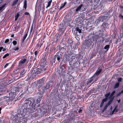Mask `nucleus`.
Masks as SVG:
<instances>
[{
    "label": "nucleus",
    "mask_w": 123,
    "mask_h": 123,
    "mask_svg": "<svg viewBox=\"0 0 123 123\" xmlns=\"http://www.w3.org/2000/svg\"><path fill=\"white\" fill-rule=\"evenodd\" d=\"M14 92L9 93V97L6 96H3L0 98V105H9L8 102L10 101V99L11 98L14 99Z\"/></svg>",
    "instance_id": "nucleus-3"
},
{
    "label": "nucleus",
    "mask_w": 123,
    "mask_h": 123,
    "mask_svg": "<svg viewBox=\"0 0 123 123\" xmlns=\"http://www.w3.org/2000/svg\"><path fill=\"white\" fill-rule=\"evenodd\" d=\"M67 3V2H65L64 3L62 4L60 6V8L59 9V10L63 8L65 6Z\"/></svg>",
    "instance_id": "nucleus-45"
},
{
    "label": "nucleus",
    "mask_w": 123,
    "mask_h": 123,
    "mask_svg": "<svg viewBox=\"0 0 123 123\" xmlns=\"http://www.w3.org/2000/svg\"><path fill=\"white\" fill-rule=\"evenodd\" d=\"M28 33V31L26 33L24 36L23 37V41H22L23 42L25 41V39L26 38V37L27 36Z\"/></svg>",
    "instance_id": "nucleus-48"
},
{
    "label": "nucleus",
    "mask_w": 123,
    "mask_h": 123,
    "mask_svg": "<svg viewBox=\"0 0 123 123\" xmlns=\"http://www.w3.org/2000/svg\"><path fill=\"white\" fill-rule=\"evenodd\" d=\"M37 74L33 70H31L28 73V75L27 78V80H32L36 77Z\"/></svg>",
    "instance_id": "nucleus-5"
},
{
    "label": "nucleus",
    "mask_w": 123,
    "mask_h": 123,
    "mask_svg": "<svg viewBox=\"0 0 123 123\" xmlns=\"http://www.w3.org/2000/svg\"><path fill=\"white\" fill-rule=\"evenodd\" d=\"M103 68H104V67L102 65L101 66L99 67L98 70L92 76L95 78L94 82H96L98 80L99 77H98V76L100 74L102 71Z\"/></svg>",
    "instance_id": "nucleus-4"
},
{
    "label": "nucleus",
    "mask_w": 123,
    "mask_h": 123,
    "mask_svg": "<svg viewBox=\"0 0 123 123\" xmlns=\"http://www.w3.org/2000/svg\"><path fill=\"white\" fill-rule=\"evenodd\" d=\"M110 45H106L104 47V49H106V51L107 52L109 50V48Z\"/></svg>",
    "instance_id": "nucleus-46"
},
{
    "label": "nucleus",
    "mask_w": 123,
    "mask_h": 123,
    "mask_svg": "<svg viewBox=\"0 0 123 123\" xmlns=\"http://www.w3.org/2000/svg\"><path fill=\"white\" fill-rule=\"evenodd\" d=\"M39 53V51H35L34 53L35 55V56L34 57V59L33 60V61L36 60L37 56Z\"/></svg>",
    "instance_id": "nucleus-31"
},
{
    "label": "nucleus",
    "mask_w": 123,
    "mask_h": 123,
    "mask_svg": "<svg viewBox=\"0 0 123 123\" xmlns=\"http://www.w3.org/2000/svg\"><path fill=\"white\" fill-rule=\"evenodd\" d=\"M57 8V6H55V7H52L51 8L50 12V14L53 13L55 12Z\"/></svg>",
    "instance_id": "nucleus-28"
},
{
    "label": "nucleus",
    "mask_w": 123,
    "mask_h": 123,
    "mask_svg": "<svg viewBox=\"0 0 123 123\" xmlns=\"http://www.w3.org/2000/svg\"><path fill=\"white\" fill-rule=\"evenodd\" d=\"M9 41V39H6L4 42L5 43H7Z\"/></svg>",
    "instance_id": "nucleus-64"
},
{
    "label": "nucleus",
    "mask_w": 123,
    "mask_h": 123,
    "mask_svg": "<svg viewBox=\"0 0 123 123\" xmlns=\"http://www.w3.org/2000/svg\"><path fill=\"white\" fill-rule=\"evenodd\" d=\"M95 78L93 76L91 77L88 79V80L86 81V84L87 86V87H89L94 82Z\"/></svg>",
    "instance_id": "nucleus-7"
},
{
    "label": "nucleus",
    "mask_w": 123,
    "mask_h": 123,
    "mask_svg": "<svg viewBox=\"0 0 123 123\" xmlns=\"http://www.w3.org/2000/svg\"><path fill=\"white\" fill-rule=\"evenodd\" d=\"M122 80V78L121 77L118 78L117 79V80L119 82H121Z\"/></svg>",
    "instance_id": "nucleus-58"
},
{
    "label": "nucleus",
    "mask_w": 123,
    "mask_h": 123,
    "mask_svg": "<svg viewBox=\"0 0 123 123\" xmlns=\"http://www.w3.org/2000/svg\"><path fill=\"white\" fill-rule=\"evenodd\" d=\"M27 90L30 93H31L33 92V88L31 87H29L28 88Z\"/></svg>",
    "instance_id": "nucleus-38"
},
{
    "label": "nucleus",
    "mask_w": 123,
    "mask_h": 123,
    "mask_svg": "<svg viewBox=\"0 0 123 123\" xmlns=\"http://www.w3.org/2000/svg\"><path fill=\"white\" fill-rule=\"evenodd\" d=\"M41 7L42 6L41 5L38 6V10L39 12H40L41 11Z\"/></svg>",
    "instance_id": "nucleus-56"
},
{
    "label": "nucleus",
    "mask_w": 123,
    "mask_h": 123,
    "mask_svg": "<svg viewBox=\"0 0 123 123\" xmlns=\"http://www.w3.org/2000/svg\"><path fill=\"white\" fill-rule=\"evenodd\" d=\"M70 122V120L68 119H66L65 121V123H69Z\"/></svg>",
    "instance_id": "nucleus-61"
},
{
    "label": "nucleus",
    "mask_w": 123,
    "mask_h": 123,
    "mask_svg": "<svg viewBox=\"0 0 123 123\" xmlns=\"http://www.w3.org/2000/svg\"><path fill=\"white\" fill-rule=\"evenodd\" d=\"M47 89L43 86L42 87V90L41 92H42V93L44 94V92H45V91H47Z\"/></svg>",
    "instance_id": "nucleus-44"
},
{
    "label": "nucleus",
    "mask_w": 123,
    "mask_h": 123,
    "mask_svg": "<svg viewBox=\"0 0 123 123\" xmlns=\"http://www.w3.org/2000/svg\"><path fill=\"white\" fill-rule=\"evenodd\" d=\"M107 100L105 98L103 99H102V101L100 104V107L101 108L102 107L103 105H104V103L106 102Z\"/></svg>",
    "instance_id": "nucleus-29"
},
{
    "label": "nucleus",
    "mask_w": 123,
    "mask_h": 123,
    "mask_svg": "<svg viewBox=\"0 0 123 123\" xmlns=\"http://www.w3.org/2000/svg\"><path fill=\"white\" fill-rule=\"evenodd\" d=\"M47 57L44 56L43 57H42L41 60V65H47Z\"/></svg>",
    "instance_id": "nucleus-12"
},
{
    "label": "nucleus",
    "mask_w": 123,
    "mask_h": 123,
    "mask_svg": "<svg viewBox=\"0 0 123 123\" xmlns=\"http://www.w3.org/2000/svg\"><path fill=\"white\" fill-rule=\"evenodd\" d=\"M72 48V49H74V50H76L78 48L77 45L76 44H74Z\"/></svg>",
    "instance_id": "nucleus-40"
},
{
    "label": "nucleus",
    "mask_w": 123,
    "mask_h": 123,
    "mask_svg": "<svg viewBox=\"0 0 123 123\" xmlns=\"http://www.w3.org/2000/svg\"><path fill=\"white\" fill-rule=\"evenodd\" d=\"M66 47H63L62 48H61L60 49L59 48V50L60 51H62L63 52L65 51L66 50Z\"/></svg>",
    "instance_id": "nucleus-51"
},
{
    "label": "nucleus",
    "mask_w": 123,
    "mask_h": 123,
    "mask_svg": "<svg viewBox=\"0 0 123 123\" xmlns=\"http://www.w3.org/2000/svg\"><path fill=\"white\" fill-rule=\"evenodd\" d=\"M118 38L121 40L123 41V33H121L118 36Z\"/></svg>",
    "instance_id": "nucleus-39"
},
{
    "label": "nucleus",
    "mask_w": 123,
    "mask_h": 123,
    "mask_svg": "<svg viewBox=\"0 0 123 123\" xmlns=\"http://www.w3.org/2000/svg\"><path fill=\"white\" fill-rule=\"evenodd\" d=\"M104 40V38L103 37H102L99 40V42L100 43H102Z\"/></svg>",
    "instance_id": "nucleus-54"
},
{
    "label": "nucleus",
    "mask_w": 123,
    "mask_h": 123,
    "mask_svg": "<svg viewBox=\"0 0 123 123\" xmlns=\"http://www.w3.org/2000/svg\"><path fill=\"white\" fill-rule=\"evenodd\" d=\"M9 55V54L8 53H6V54L5 55H4L3 57V59H4L6 58Z\"/></svg>",
    "instance_id": "nucleus-57"
},
{
    "label": "nucleus",
    "mask_w": 123,
    "mask_h": 123,
    "mask_svg": "<svg viewBox=\"0 0 123 123\" xmlns=\"http://www.w3.org/2000/svg\"><path fill=\"white\" fill-rule=\"evenodd\" d=\"M26 59L25 58H24L23 59H21L19 62V66H21L24 65V63L26 62Z\"/></svg>",
    "instance_id": "nucleus-21"
},
{
    "label": "nucleus",
    "mask_w": 123,
    "mask_h": 123,
    "mask_svg": "<svg viewBox=\"0 0 123 123\" xmlns=\"http://www.w3.org/2000/svg\"><path fill=\"white\" fill-rule=\"evenodd\" d=\"M110 92H109L108 93L105 94V98H104L106 99L107 100L108 99V98H109V97L110 95Z\"/></svg>",
    "instance_id": "nucleus-35"
},
{
    "label": "nucleus",
    "mask_w": 123,
    "mask_h": 123,
    "mask_svg": "<svg viewBox=\"0 0 123 123\" xmlns=\"http://www.w3.org/2000/svg\"><path fill=\"white\" fill-rule=\"evenodd\" d=\"M113 10L111 9H110L107 12V14H109L110 13H111V12H112V11Z\"/></svg>",
    "instance_id": "nucleus-59"
},
{
    "label": "nucleus",
    "mask_w": 123,
    "mask_h": 123,
    "mask_svg": "<svg viewBox=\"0 0 123 123\" xmlns=\"http://www.w3.org/2000/svg\"><path fill=\"white\" fill-rule=\"evenodd\" d=\"M50 82H47L45 84V86H44L45 88H46L48 90L49 86H50Z\"/></svg>",
    "instance_id": "nucleus-33"
},
{
    "label": "nucleus",
    "mask_w": 123,
    "mask_h": 123,
    "mask_svg": "<svg viewBox=\"0 0 123 123\" xmlns=\"http://www.w3.org/2000/svg\"><path fill=\"white\" fill-rule=\"evenodd\" d=\"M12 43L14 45H15L17 44V42L15 40H14L12 42Z\"/></svg>",
    "instance_id": "nucleus-63"
},
{
    "label": "nucleus",
    "mask_w": 123,
    "mask_h": 123,
    "mask_svg": "<svg viewBox=\"0 0 123 123\" xmlns=\"http://www.w3.org/2000/svg\"><path fill=\"white\" fill-rule=\"evenodd\" d=\"M33 65V67L32 68L33 69V70H34V69H36L35 68H37V67H38V63H35L34 64H33L32 65Z\"/></svg>",
    "instance_id": "nucleus-30"
},
{
    "label": "nucleus",
    "mask_w": 123,
    "mask_h": 123,
    "mask_svg": "<svg viewBox=\"0 0 123 123\" xmlns=\"http://www.w3.org/2000/svg\"><path fill=\"white\" fill-rule=\"evenodd\" d=\"M65 29V27L64 25L62 24L60 25L59 27V31H61L62 33H63L64 31V30Z\"/></svg>",
    "instance_id": "nucleus-25"
},
{
    "label": "nucleus",
    "mask_w": 123,
    "mask_h": 123,
    "mask_svg": "<svg viewBox=\"0 0 123 123\" xmlns=\"http://www.w3.org/2000/svg\"><path fill=\"white\" fill-rule=\"evenodd\" d=\"M64 59L65 60L66 62L71 61V60L73 58V57L71 56L68 55V54H65L63 57Z\"/></svg>",
    "instance_id": "nucleus-10"
},
{
    "label": "nucleus",
    "mask_w": 123,
    "mask_h": 123,
    "mask_svg": "<svg viewBox=\"0 0 123 123\" xmlns=\"http://www.w3.org/2000/svg\"><path fill=\"white\" fill-rule=\"evenodd\" d=\"M37 103L35 104H37V103L38 104H39L38 103H39L40 102V101L41 100L42 98H38L37 97Z\"/></svg>",
    "instance_id": "nucleus-52"
},
{
    "label": "nucleus",
    "mask_w": 123,
    "mask_h": 123,
    "mask_svg": "<svg viewBox=\"0 0 123 123\" xmlns=\"http://www.w3.org/2000/svg\"><path fill=\"white\" fill-rule=\"evenodd\" d=\"M98 6L97 5H94L93 6H92V9L94 10L96 9L97 8Z\"/></svg>",
    "instance_id": "nucleus-49"
},
{
    "label": "nucleus",
    "mask_w": 123,
    "mask_h": 123,
    "mask_svg": "<svg viewBox=\"0 0 123 123\" xmlns=\"http://www.w3.org/2000/svg\"><path fill=\"white\" fill-rule=\"evenodd\" d=\"M100 18L99 17L98 19H97L95 21V23L97 25H99L101 21L100 20Z\"/></svg>",
    "instance_id": "nucleus-41"
},
{
    "label": "nucleus",
    "mask_w": 123,
    "mask_h": 123,
    "mask_svg": "<svg viewBox=\"0 0 123 123\" xmlns=\"http://www.w3.org/2000/svg\"><path fill=\"white\" fill-rule=\"evenodd\" d=\"M5 88L2 85H0V95H3L4 93Z\"/></svg>",
    "instance_id": "nucleus-18"
},
{
    "label": "nucleus",
    "mask_w": 123,
    "mask_h": 123,
    "mask_svg": "<svg viewBox=\"0 0 123 123\" xmlns=\"http://www.w3.org/2000/svg\"><path fill=\"white\" fill-rule=\"evenodd\" d=\"M34 71L37 75L38 74H40L43 72L41 70V69H40V68H36L34 69Z\"/></svg>",
    "instance_id": "nucleus-24"
},
{
    "label": "nucleus",
    "mask_w": 123,
    "mask_h": 123,
    "mask_svg": "<svg viewBox=\"0 0 123 123\" xmlns=\"http://www.w3.org/2000/svg\"><path fill=\"white\" fill-rule=\"evenodd\" d=\"M26 72V70L24 69L22 71H20V73L19 77H24L25 76V74Z\"/></svg>",
    "instance_id": "nucleus-20"
},
{
    "label": "nucleus",
    "mask_w": 123,
    "mask_h": 123,
    "mask_svg": "<svg viewBox=\"0 0 123 123\" xmlns=\"http://www.w3.org/2000/svg\"><path fill=\"white\" fill-rule=\"evenodd\" d=\"M115 92L116 91L115 90L111 94L110 96L109 97V100H111L112 102L113 101L115 98V96H114V95Z\"/></svg>",
    "instance_id": "nucleus-15"
},
{
    "label": "nucleus",
    "mask_w": 123,
    "mask_h": 123,
    "mask_svg": "<svg viewBox=\"0 0 123 123\" xmlns=\"http://www.w3.org/2000/svg\"><path fill=\"white\" fill-rule=\"evenodd\" d=\"M65 46H66V45L64 43L60 44L59 45V49H61V48H62L63 47H65Z\"/></svg>",
    "instance_id": "nucleus-47"
},
{
    "label": "nucleus",
    "mask_w": 123,
    "mask_h": 123,
    "mask_svg": "<svg viewBox=\"0 0 123 123\" xmlns=\"http://www.w3.org/2000/svg\"><path fill=\"white\" fill-rule=\"evenodd\" d=\"M45 6L44 5V4L43 5V7H42V12L43 13L44 12V10H45Z\"/></svg>",
    "instance_id": "nucleus-60"
},
{
    "label": "nucleus",
    "mask_w": 123,
    "mask_h": 123,
    "mask_svg": "<svg viewBox=\"0 0 123 123\" xmlns=\"http://www.w3.org/2000/svg\"><path fill=\"white\" fill-rule=\"evenodd\" d=\"M99 37L98 36H93L92 37V39L93 41H96Z\"/></svg>",
    "instance_id": "nucleus-34"
},
{
    "label": "nucleus",
    "mask_w": 123,
    "mask_h": 123,
    "mask_svg": "<svg viewBox=\"0 0 123 123\" xmlns=\"http://www.w3.org/2000/svg\"><path fill=\"white\" fill-rule=\"evenodd\" d=\"M35 100L32 98L26 99L23 108L18 110V113L13 114L11 117L10 123H27L26 118L30 114L34 112L32 116L34 117H40L47 115V110L45 109L41 110L39 104H35Z\"/></svg>",
    "instance_id": "nucleus-1"
},
{
    "label": "nucleus",
    "mask_w": 123,
    "mask_h": 123,
    "mask_svg": "<svg viewBox=\"0 0 123 123\" xmlns=\"http://www.w3.org/2000/svg\"><path fill=\"white\" fill-rule=\"evenodd\" d=\"M55 61L56 60L55 59V57H54L51 59H50V63L51 65L52 66H53V63L55 62Z\"/></svg>",
    "instance_id": "nucleus-27"
},
{
    "label": "nucleus",
    "mask_w": 123,
    "mask_h": 123,
    "mask_svg": "<svg viewBox=\"0 0 123 123\" xmlns=\"http://www.w3.org/2000/svg\"><path fill=\"white\" fill-rule=\"evenodd\" d=\"M47 65L41 64V67L40 68L42 72H44L47 70Z\"/></svg>",
    "instance_id": "nucleus-19"
},
{
    "label": "nucleus",
    "mask_w": 123,
    "mask_h": 123,
    "mask_svg": "<svg viewBox=\"0 0 123 123\" xmlns=\"http://www.w3.org/2000/svg\"><path fill=\"white\" fill-rule=\"evenodd\" d=\"M58 76L59 77H61L62 76H64L65 75V71L64 69L62 68H61L60 70L57 71Z\"/></svg>",
    "instance_id": "nucleus-11"
},
{
    "label": "nucleus",
    "mask_w": 123,
    "mask_h": 123,
    "mask_svg": "<svg viewBox=\"0 0 123 123\" xmlns=\"http://www.w3.org/2000/svg\"><path fill=\"white\" fill-rule=\"evenodd\" d=\"M52 2V0H50L48 2L47 5L46 7V8H47L48 7H49L50 6Z\"/></svg>",
    "instance_id": "nucleus-42"
},
{
    "label": "nucleus",
    "mask_w": 123,
    "mask_h": 123,
    "mask_svg": "<svg viewBox=\"0 0 123 123\" xmlns=\"http://www.w3.org/2000/svg\"><path fill=\"white\" fill-rule=\"evenodd\" d=\"M18 24V22L17 23L16 25H15L12 27L13 28V27H14V30L15 31H16V29H18L20 28V25H17Z\"/></svg>",
    "instance_id": "nucleus-37"
},
{
    "label": "nucleus",
    "mask_w": 123,
    "mask_h": 123,
    "mask_svg": "<svg viewBox=\"0 0 123 123\" xmlns=\"http://www.w3.org/2000/svg\"><path fill=\"white\" fill-rule=\"evenodd\" d=\"M92 42H88L87 43L86 45L87 47H90L92 45Z\"/></svg>",
    "instance_id": "nucleus-43"
},
{
    "label": "nucleus",
    "mask_w": 123,
    "mask_h": 123,
    "mask_svg": "<svg viewBox=\"0 0 123 123\" xmlns=\"http://www.w3.org/2000/svg\"><path fill=\"white\" fill-rule=\"evenodd\" d=\"M112 103V101L111 100H109L107 104L105 105L104 108L103 110L105 111L106 110L107 108V107L110 105Z\"/></svg>",
    "instance_id": "nucleus-26"
},
{
    "label": "nucleus",
    "mask_w": 123,
    "mask_h": 123,
    "mask_svg": "<svg viewBox=\"0 0 123 123\" xmlns=\"http://www.w3.org/2000/svg\"><path fill=\"white\" fill-rule=\"evenodd\" d=\"M70 66L68 67V71L69 73H73L74 70L77 69L79 67L80 64V62L74 56H73V58L69 62Z\"/></svg>",
    "instance_id": "nucleus-2"
},
{
    "label": "nucleus",
    "mask_w": 123,
    "mask_h": 123,
    "mask_svg": "<svg viewBox=\"0 0 123 123\" xmlns=\"http://www.w3.org/2000/svg\"><path fill=\"white\" fill-rule=\"evenodd\" d=\"M62 53L60 52H58L55 55L54 57H55V59L56 58L58 61V63L62 59Z\"/></svg>",
    "instance_id": "nucleus-9"
},
{
    "label": "nucleus",
    "mask_w": 123,
    "mask_h": 123,
    "mask_svg": "<svg viewBox=\"0 0 123 123\" xmlns=\"http://www.w3.org/2000/svg\"><path fill=\"white\" fill-rule=\"evenodd\" d=\"M45 79L44 78H42L38 80L37 81V86H38L37 90L39 89V88L43 86L45 83Z\"/></svg>",
    "instance_id": "nucleus-6"
},
{
    "label": "nucleus",
    "mask_w": 123,
    "mask_h": 123,
    "mask_svg": "<svg viewBox=\"0 0 123 123\" xmlns=\"http://www.w3.org/2000/svg\"><path fill=\"white\" fill-rule=\"evenodd\" d=\"M76 30L78 32L80 33L81 32V30L78 27H77L76 28Z\"/></svg>",
    "instance_id": "nucleus-53"
},
{
    "label": "nucleus",
    "mask_w": 123,
    "mask_h": 123,
    "mask_svg": "<svg viewBox=\"0 0 123 123\" xmlns=\"http://www.w3.org/2000/svg\"><path fill=\"white\" fill-rule=\"evenodd\" d=\"M19 16V14L18 13H17L16 15H15V17L18 18V17Z\"/></svg>",
    "instance_id": "nucleus-62"
},
{
    "label": "nucleus",
    "mask_w": 123,
    "mask_h": 123,
    "mask_svg": "<svg viewBox=\"0 0 123 123\" xmlns=\"http://www.w3.org/2000/svg\"><path fill=\"white\" fill-rule=\"evenodd\" d=\"M18 89H20V90H21V91L22 92L23 88L25 87V85L22 83H19L18 84Z\"/></svg>",
    "instance_id": "nucleus-17"
},
{
    "label": "nucleus",
    "mask_w": 123,
    "mask_h": 123,
    "mask_svg": "<svg viewBox=\"0 0 123 123\" xmlns=\"http://www.w3.org/2000/svg\"><path fill=\"white\" fill-rule=\"evenodd\" d=\"M48 46L46 47L45 49V53H46L45 55H48L49 53V48H48Z\"/></svg>",
    "instance_id": "nucleus-36"
},
{
    "label": "nucleus",
    "mask_w": 123,
    "mask_h": 123,
    "mask_svg": "<svg viewBox=\"0 0 123 123\" xmlns=\"http://www.w3.org/2000/svg\"><path fill=\"white\" fill-rule=\"evenodd\" d=\"M50 82H47L45 84V86H44L45 88H46L48 90L49 86H50Z\"/></svg>",
    "instance_id": "nucleus-32"
},
{
    "label": "nucleus",
    "mask_w": 123,
    "mask_h": 123,
    "mask_svg": "<svg viewBox=\"0 0 123 123\" xmlns=\"http://www.w3.org/2000/svg\"><path fill=\"white\" fill-rule=\"evenodd\" d=\"M107 22H103L101 26V27L104 30L105 29H108V24Z\"/></svg>",
    "instance_id": "nucleus-16"
},
{
    "label": "nucleus",
    "mask_w": 123,
    "mask_h": 123,
    "mask_svg": "<svg viewBox=\"0 0 123 123\" xmlns=\"http://www.w3.org/2000/svg\"><path fill=\"white\" fill-rule=\"evenodd\" d=\"M36 96L37 97L42 98V97L43 96V93H42L41 91H39L36 94Z\"/></svg>",
    "instance_id": "nucleus-22"
},
{
    "label": "nucleus",
    "mask_w": 123,
    "mask_h": 123,
    "mask_svg": "<svg viewBox=\"0 0 123 123\" xmlns=\"http://www.w3.org/2000/svg\"><path fill=\"white\" fill-rule=\"evenodd\" d=\"M100 20L101 22H107L109 19V18L108 16H105V15H101L99 16Z\"/></svg>",
    "instance_id": "nucleus-8"
},
{
    "label": "nucleus",
    "mask_w": 123,
    "mask_h": 123,
    "mask_svg": "<svg viewBox=\"0 0 123 123\" xmlns=\"http://www.w3.org/2000/svg\"><path fill=\"white\" fill-rule=\"evenodd\" d=\"M68 48L66 51V52L65 54H68V55L71 56L73 55L74 54L75 55V53L74 52H73L70 49L68 48Z\"/></svg>",
    "instance_id": "nucleus-13"
},
{
    "label": "nucleus",
    "mask_w": 123,
    "mask_h": 123,
    "mask_svg": "<svg viewBox=\"0 0 123 123\" xmlns=\"http://www.w3.org/2000/svg\"><path fill=\"white\" fill-rule=\"evenodd\" d=\"M18 0H15L14 1L13 3L12 4V6H13L15 4H16L18 2Z\"/></svg>",
    "instance_id": "nucleus-55"
},
{
    "label": "nucleus",
    "mask_w": 123,
    "mask_h": 123,
    "mask_svg": "<svg viewBox=\"0 0 123 123\" xmlns=\"http://www.w3.org/2000/svg\"><path fill=\"white\" fill-rule=\"evenodd\" d=\"M83 6V4H81L78 6L76 9L75 12L74 13V14H76L77 13H78V12H79L80 11Z\"/></svg>",
    "instance_id": "nucleus-14"
},
{
    "label": "nucleus",
    "mask_w": 123,
    "mask_h": 123,
    "mask_svg": "<svg viewBox=\"0 0 123 123\" xmlns=\"http://www.w3.org/2000/svg\"><path fill=\"white\" fill-rule=\"evenodd\" d=\"M67 43H68V45H70L71 48H72V44L73 43V41L71 39L68 38L67 40L66 41Z\"/></svg>",
    "instance_id": "nucleus-23"
},
{
    "label": "nucleus",
    "mask_w": 123,
    "mask_h": 123,
    "mask_svg": "<svg viewBox=\"0 0 123 123\" xmlns=\"http://www.w3.org/2000/svg\"><path fill=\"white\" fill-rule=\"evenodd\" d=\"M119 82L117 83L114 86V88H117L119 86Z\"/></svg>",
    "instance_id": "nucleus-50"
}]
</instances>
